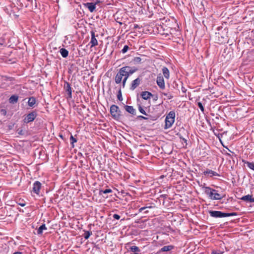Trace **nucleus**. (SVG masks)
Masks as SVG:
<instances>
[{
	"instance_id": "nucleus-3",
	"label": "nucleus",
	"mask_w": 254,
	"mask_h": 254,
	"mask_svg": "<svg viewBox=\"0 0 254 254\" xmlns=\"http://www.w3.org/2000/svg\"><path fill=\"white\" fill-rule=\"evenodd\" d=\"M175 111H171L166 115L165 120L164 129H168L172 127L175 122Z\"/></svg>"
},
{
	"instance_id": "nucleus-34",
	"label": "nucleus",
	"mask_w": 254,
	"mask_h": 254,
	"mask_svg": "<svg viewBox=\"0 0 254 254\" xmlns=\"http://www.w3.org/2000/svg\"><path fill=\"white\" fill-rule=\"evenodd\" d=\"M138 110L141 114L146 115V112L140 105H139L138 106Z\"/></svg>"
},
{
	"instance_id": "nucleus-24",
	"label": "nucleus",
	"mask_w": 254,
	"mask_h": 254,
	"mask_svg": "<svg viewBox=\"0 0 254 254\" xmlns=\"http://www.w3.org/2000/svg\"><path fill=\"white\" fill-rule=\"evenodd\" d=\"M47 228L46 227L45 224H43L41 226H40V227L38 228L37 230V233L38 234H41L42 233L43 230H46Z\"/></svg>"
},
{
	"instance_id": "nucleus-5",
	"label": "nucleus",
	"mask_w": 254,
	"mask_h": 254,
	"mask_svg": "<svg viewBox=\"0 0 254 254\" xmlns=\"http://www.w3.org/2000/svg\"><path fill=\"white\" fill-rule=\"evenodd\" d=\"M121 111L118 106L112 105L110 107V114L112 118L115 120H118L120 118Z\"/></svg>"
},
{
	"instance_id": "nucleus-15",
	"label": "nucleus",
	"mask_w": 254,
	"mask_h": 254,
	"mask_svg": "<svg viewBox=\"0 0 254 254\" xmlns=\"http://www.w3.org/2000/svg\"><path fill=\"white\" fill-rule=\"evenodd\" d=\"M203 174L204 175H208L210 177H212L213 176H220L219 174L217 172L209 169H207L205 171L203 172Z\"/></svg>"
},
{
	"instance_id": "nucleus-14",
	"label": "nucleus",
	"mask_w": 254,
	"mask_h": 254,
	"mask_svg": "<svg viewBox=\"0 0 254 254\" xmlns=\"http://www.w3.org/2000/svg\"><path fill=\"white\" fill-rule=\"evenodd\" d=\"M240 199L244 201L249 202L251 203L254 202V198L253 197V195H252L248 194L246 195H244L242 196Z\"/></svg>"
},
{
	"instance_id": "nucleus-33",
	"label": "nucleus",
	"mask_w": 254,
	"mask_h": 254,
	"mask_svg": "<svg viewBox=\"0 0 254 254\" xmlns=\"http://www.w3.org/2000/svg\"><path fill=\"white\" fill-rule=\"evenodd\" d=\"M128 49H129L128 46L127 45H125V46H124V48L122 50L121 52L123 54H125L127 52V51H128Z\"/></svg>"
},
{
	"instance_id": "nucleus-26",
	"label": "nucleus",
	"mask_w": 254,
	"mask_h": 254,
	"mask_svg": "<svg viewBox=\"0 0 254 254\" xmlns=\"http://www.w3.org/2000/svg\"><path fill=\"white\" fill-rule=\"evenodd\" d=\"M111 192H112V190L110 189H108L105 190H100L99 194L102 195L103 193H108Z\"/></svg>"
},
{
	"instance_id": "nucleus-39",
	"label": "nucleus",
	"mask_w": 254,
	"mask_h": 254,
	"mask_svg": "<svg viewBox=\"0 0 254 254\" xmlns=\"http://www.w3.org/2000/svg\"><path fill=\"white\" fill-rule=\"evenodd\" d=\"M222 153L225 154V155L226 156H230V157H231V155L230 153H228L227 152V151L225 150H223V151H222Z\"/></svg>"
},
{
	"instance_id": "nucleus-11",
	"label": "nucleus",
	"mask_w": 254,
	"mask_h": 254,
	"mask_svg": "<svg viewBox=\"0 0 254 254\" xmlns=\"http://www.w3.org/2000/svg\"><path fill=\"white\" fill-rule=\"evenodd\" d=\"M41 187V184L39 181H36L33 184L32 191L36 194H39Z\"/></svg>"
},
{
	"instance_id": "nucleus-21",
	"label": "nucleus",
	"mask_w": 254,
	"mask_h": 254,
	"mask_svg": "<svg viewBox=\"0 0 254 254\" xmlns=\"http://www.w3.org/2000/svg\"><path fill=\"white\" fill-rule=\"evenodd\" d=\"M242 162L247 165V166L248 168H249L250 169L254 171V162H250L249 161L242 160Z\"/></svg>"
},
{
	"instance_id": "nucleus-20",
	"label": "nucleus",
	"mask_w": 254,
	"mask_h": 254,
	"mask_svg": "<svg viewBox=\"0 0 254 254\" xmlns=\"http://www.w3.org/2000/svg\"><path fill=\"white\" fill-rule=\"evenodd\" d=\"M36 103V99L34 97H30L29 98L28 101V105L31 107H33Z\"/></svg>"
},
{
	"instance_id": "nucleus-10",
	"label": "nucleus",
	"mask_w": 254,
	"mask_h": 254,
	"mask_svg": "<svg viewBox=\"0 0 254 254\" xmlns=\"http://www.w3.org/2000/svg\"><path fill=\"white\" fill-rule=\"evenodd\" d=\"M156 82L157 85L161 89H164L165 88L164 79L163 76H158L157 77Z\"/></svg>"
},
{
	"instance_id": "nucleus-25",
	"label": "nucleus",
	"mask_w": 254,
	"mask_h": 254,
	"mask_svg": "<svg viewBox=\"0 0 254 254\" xmlns=\"http://www.w3.org/2000/svg\"><path fill=\"white\" fill-rule=\"evenodd\" d=\"M117 98L120 101H122L123 100L121 91V87H120L119 89V91L117 94Z\"/></svg>"
},
{
	"instance_id": "nucleus-4",
	"label": "nucleus",
	"mask_w": 254,
	"mask_h": 254,
	"mask_svg": "<svg viewBox=\"0 0 254 254\" xmlns=\"http://www.w3.org/2000/svg\"><path fill=\"white\" fill-rule=\"evenodd\" d=\"M209 213L211 217L214 218H223L237 215L236 212L225 213L220 211H210Z\"/></svg>"
},
{
	"instance_id": "nucleus-31",
	"label": "nucleus",
	"mask_w": 254,
	"mask_h": 254,
	"mask_svg": "<svg viewBox=\"0 0 254 254\" xmlns=\"http://www.w3.org/2000/svg\"><path fill=\"white\" fill-rule=\"evenodd\" d=\"M197 104L198 107L201 110V111L204 114V109L202 104L201 102H197Z\"/></svg>"
},
{
	"instance_id": "nucleus-23",
	"label": "nucleus",
	"mask_w": 254,
	"mask_h": 254,
	"mask_svg": "<svg viewBox=\"0 0 254 254\" xmlns=\"http://www.w3.org/2000/svg\"><path fill=\"white\" fill-rule=\"evenodd\" d=\"M60 53L63 58H66L68 55V51L64 48L60 50Z\"/></svg>"
},
{
	"instance_id": "nucleus-16",
	"label": "nucleus",
	"mask_w": 254,
	"mask_h": 254,
	"mask_svg": "<svg viewBox=\"0 0 254 254\" xmlns=\"http://www.w3.org/2000/svg\"><path fill=\"white\" fill-rule=\"evenodd\" d=\"M124 108L127 112L130 113V114H132V115H135L136 111L132 106L126 105L125 106Z\"/></svg>"
},
{
	"instance_id": "nucleus-1",
	"label": "nucleus",
	"mask_w": 254,
	"mask_h": 254,
	"mask_svg": "<svg viewBox=\"0 0 254 254\" xmlns=\"http://www.w3.org/2000/svg\"><path fill=\"white\" fill-rule=\"evenodd\" d=\"M137 70V68L129 66H125L120 68L115 77V83L118 84L121 83L123 78H128Z\"/></svg>"
},
{
	"instance_id": "nucleus-28",
	"label": "nucleus",
	"mask_w": 254,
	"mask_h": 254,
	"mask_svg": "<svg viewBox=\"0 0 254 254\" xmlns=\"http://www.w3.org/2000/svg\"><path fill=\"white\" fill-rule=\"evenodd\" d=\"M70 143L72 145V147H74V143L77 142V139L74 138L72 135L70 136Z\"/></svg>"
},
{
	"instance_id": "nucleus-2",
	"label": "nucleus",
	"mask_w": 254,
	"mask_h": 254,
	"mask_svg": "<svg viewBox=\"0 0 254 254\" xmlns=\"http://www.w3.org/2000/svg\"><path fill=\"white\" fill-rule=\"evenodd\" d=\"M202 189L204 190V192L208 195L209 198L212 200H221L223 196L218 193V190L212 189L209 187H203Z\"/></svg>"
},
{
	"instance_id": "nucleus-40",
	"label": "nucleus",
	"mask_w": 254,
	"mask_h": 254,
	"mask_svg": "<svg viewBox=\"0 0 254 254\" xmlns=\"http://www.w3.org/2000/svg\"><path fill=\"white\" fill-rule=\"evenodd\" d=\"M141 60L140 57H135L134 60V62H137V63L140 62L141 61Z\"/></svg>"
},
{
	"instance_id": "nucleus-18",
	"label": "nucleus",
	"mask_w": 254,
	"mask_h": 254,
	"mask_svg": "<svg viewBox=\"0 0 254 254\" xmlns=\"http://www.w3.org/2000/svg\"><path fill=\"white\" fill-rule=\"evenodd\" d=\"M162 72L165 78L168 79L170 77V72L168 68L165 66L162 68Z\"/></svg>"
},
{
	"instance_id": "nucleus-41",
	"label": "nucleus",
	"mask_w": 254,
	"mask_h": 254,
	"mask_svg": "<svg viewBox=\"0 0 254 254\" xmlns=\"http://www.w3.org/2000/svg\"><path fill=\"white\" fill-rule=\"evenodd\" d=\"M138 118L140 119L148 120V118L143 116H138Z\"/></svg>"
},
{
	"instance_id": "nucleus-19",
	"label": "nucleus",
	"mask_w": 254,
	"mask_h": 254,
	"mask_svg": "<svg viewBox=\"0 0 254 254\" xmlns=\"http://www.w3.org/2000/svg\"><path fill=\"white\" fill-rule=\"evenodd\" d=\"M18 100V96L16 95H12L9 99V102L10 103H16L17 102Z\"/></svg>"
},
{
	"instance_id": "nucleus-37",
	"label": "nucleus",
	"mask_w": 254,
	"mask_h": 254,
	"mask_svg": "<svg viewBox=\"0 0 254 254\" xmlns=\"http://www.w3.org/2000/svg\"><path fill=\"white\" fill-rule=\"evenodd\" d=\"M113 217L114 219H116V220H119L120 219V216L117 214H114L113 215Z\"/></svg>"
},
{
	"instance_id": "nucleus-27",
	"label": "nucleus",
	"mask_w": 254,
	"mask_h": 254,
	"mask_svg": "<svg viewBox=\"0 0 254 254\" xmlns=\"http://www.w3.org/2000/svg\"><path fill=\"white\" fill-rule=\"evenodd\" d=\"M91 234L92 233L91 232L88 231H85L83 235V237L85 240H87L90 237Z\"/></svg>"
},
{
	"instance_id": "nucleus-22",
	"label": "nucleus",
	"mask_w": 254,
	"mask_h": 254,
	"mask_svg": "<svg viewBox=\"0 0 254 254\" xmlns=\"http://www.w3.org/2000/svg\"><path fill=\"white\" fill-rule=\"evenodd\" d=\"M174 247L172 245L165 246L163 247L161 250L160 252H168L170 251L173 249Z\"/></svg>"
},
{
	"instance_id": "nucleus-35",
	"label": "nucleus",
	"mask_w": 254,
	"mask_h": 254,
	"mask_svg": "<svg viewBox=\"0 0 254 254\" xmlns=\"http://www.w3.org/2000/svg\"><path fill=\"white\" fill-rule=\"evenodd\" d=\"M223 251H221L220 250H213L212 252V253L211 254H223Z\"/></svg>"
},
{
	"instance_id": "nucleus-12",
	"label": "nucleus",
	"mask_w": 254,
	"mask_h": 254,
	"mask_svg": "<svg viewBox=\"0 0 254 254\" xmlns=\"http://www.w3.org/2000/svg\"><path fill=\"white\" fill-rule=\"evenodd\" d=\"M141 79L139 77L133 80L131 83L130 87V90H134L140 83Z\"/></svg>"
},
{
	"instance_id": "nucleus-17",
	"label": "nucleus",
	"mask_w": 254,
	"mask_h": 254,
	"mask_svg": "<svg viewBox=\"0 0 254 254\" xmlns=\"http://www.w3.org/2000/svg\"><path fill=\"white\" fill-rule=\"evenodd\" d=\"M141 96L143 99L148 100L152 96V94L149 92L143 91L141 93Z\"/></svg>"
},
{
	"instance_id": "nucleus-8",
	"label": "nucleus",
	"mask_w": 254,
	"mask_h": 254,
	"mask_svg": "<svg viewBox=\"0 0 254 254\" xmlns=\"http://www.w3.org/2000/svg\"><path fill=\"white\" fill-rule=\"evenodd\" d=\"M64 89L67 95V99L72 98V89L70 84L67 81H64Z\"/></svg>"
},
{
	"instance_id": "nucleus-46",
	"label": "nucleus",
	"mask_w": 254,
	"mask_h": 254,
	"mask_svg": "<svg viewBox=\"0 0 254 254\" xmlns=\"http://www.w3.org/2000/svg\"><path fill=\"white\" fill-rule=\"evenodd\" d=\"M148 212V211L147 210H146V211H145V213H147Z\"/></svg>"
},
{
	"instance_id": "nucleus-42",
	"label": "nucleus",
	"mask_w": 254,
	"mask_h": 254,
	"mask_svg": "<svg viewBox=\"0 0 254 254\" xmlns=\"http://www.w3.org/2000/svg\"><path fill=\"white\" fill-rule=\"evenodd\" d=\"M223 146L225 148H226L230 152L232 153H234L233 152H232L231 150H230L227 147H226V146H224V144H222Z\"/></svg>"
},
{
	"instance_id": "nucleus-38",
	"label": "nucleus",
	"mask_w": 254,
	"mask_h": 254,
	"mask_svg": "<svg viewBox=\"0 0 254 254\" xmlns=\"http://www.w3.org/2000/svg\"><path fill=\"white\" fill-rule=\"evenodd\" d=\"M17 132L18 134L19 135H23L24 134L23 131L22 129H19V128L17 130Z\"/></svg>"
},
{
	"instance_id": "nucleus-6",
	"label": "nucleus",
	"mask_w": 254,
	"mask_h": 254,
	"mask_svg": "<svg viewBox=\"0 0 254 254\" xmlns=\"http://www.w3.org/2000/svg\"><path fill=\"white\" fill-rule=\"evenodd\" d=\"M91 34V40L89 43V45H90V48H92L98 45V40L97 39V37H98V34H95V32L92 30L90 31Z\"/></svg>"
},
{
	"instance_id": "nucleus-45",
	"label": "nucleus",
	"mask_w": 254,
	"mask_h": 254,
	"mask_svg": "<svg viewBox=\"0 0 254 254\" xmlns=\"http://www.w3.org/2000/svg\"><path fill=\"white\" fill-rule=\"evenodd\" d=\"M18 204L21 206H24L25 205V203H20Z\"/></svg>"
},
{
	"instance_id": "nucleus-9",
	"label": "nucleus",
	"mask_w": 254,
	"mask_h": 254,
	"mask_svg": "<svg viewBox=\"0 0 254 254\" xmlns=\"http://www.w3.org/2000/svg\"><path fill=\"white\" fill-rule=\"evenodd\" d=\"M22 6L28 7L30 9L33 8V0H20Z\"/></svg>"
},
{
	"instance_id": "nucleus-36",
	"label": "nucleus",
	"mask_w": 254,
	"mask_h": 254,
	"mask_svg": "<svg viewBox=\"0 0 254 254\" xmlns=\"http://www.w3.org/2000/svg\"><path fill=\"white\" fill-rule=\"evenodd\" d=\"M152 207L151 206L142 207L139 209L138 211L139 212H141L142 211L145 210L146 208H151Z\"/></svg>"
},
{
	"instance_id": "nucleus-30",
	"label": "nucleus",
	"mask_w": 254,
	"mask_h": 254,
	"mask_svg": "<svg viewBox=\"0 0 254 254\" xmlns=\"http://www.w3.org/2000/svg\"><path fill=\"white\" fill-rule=\"evenodd\" d=\"M128 78H124L122 79V85L120 86V87H122L123 88H124L126 86V82H127V80Z\"/></svg>"
},
{
	"instance_id": "nucleus-7",
	"label": "nucleus",
	"mask_w": 254,
	"mask_h": 254,
	"mask_svg": "<svg viewBox=\"0 0 254 254\" xmlns=\"http://www.w3.org/2000/svg\"><path fill=\"white\" fill-rule=\"evenodd\" d=\"M37 114L36 111H32L27 114L23 119L24 123L28 124L33 122L36 118Z\"/></svg>"
},
{
	"instance_id": "nucleus-44",
	"label": "nucleus",
	"mask_w": 254,
	"mask_h": 254,
	"mask_svg": "<svg viewBox=\"0 0 254 254\" xmlns=\"http://www.w3.org/2000/svg\"><path fill=\"white\" fill-rule=\"evenodd\" d=\"M180 138L181 139H182V140H183L185 142H186V143L187 142V139H185V138H183V137H180Z\"/></svg>"
},
{
	"instance_id": "nucleus-29",
	"label": "nucleus",
	"mask_w": 254,
	"mask_h": 254,
	"mask_svg": "<svg viewBox=\"0 0 254 254\" xmlns=\"http://www.w3.org/2000/svg\"><path fill=\"white\" fill-rule=\"evenodd\" d=\"M130 251L132 252H140V249H139V248L137 246H131L130 248Z\"/></svg>"
},
{
	"instance_id": "nucleus-43",
	"label": "nucleus",
	"mask_w": 254,
	"mask_h": 254,
	"mask_svg": "<svg viewBox=\"0 0 254 254\" xmlns=\"http://www.w3.org/2000/svg\"><path fill=\"white\" fill-rule=\"evenodd\" d=\"M138 28H139V26L138 24H134V29H137Z\"/></svg>"
},
{
	"instance_id": "nucleus-13",
	"label": "nucleus",
	"mask_w": 254,
	"mask_h": 254,
	"mask_svg": "<svg viewBox=\"0 0 254 254\" xmlns=\"http://www.w3.org/2000/svg\"><path fill=\"white\" fill-rule=\"evenodd\" d=\"M83 4L91 12H93L95 10L96 3L93 2H87Z\"/></svg>"
},
{
	"instance_id": "nucleus-32",
	"label": "nucleus",
	"mask_w": 254,
	"mask_h": 254,
	"mask_svg": "<svg viewBox=\"0 0 254 254\" xmlns=\"http://www.w3.org/2000/svg\"><path fill=\"white\" fill-rule=\"evenodd\" d=\"M162 94L166 96L167 99L169 100L173 98V96L171 94H170V93L163 92L162 93Z\"/></svg>"
}]
</instances>
